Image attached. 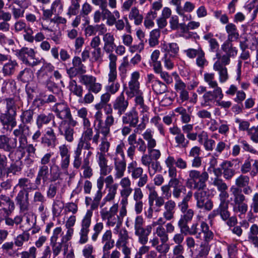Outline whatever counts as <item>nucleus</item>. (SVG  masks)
I'll return each mask as SVG.
<instances>
[{
  "label": "nucleus",
  "instance_id": "obj_50",
  "mask_svg": "<svg viewBox=\"0 0 258 258\" xmlns=\"http://www.w3.org/2000/svg\"><path fill=\"white\" fill-rule=\"evenodd\" d=\"M118 206L117 204H114L109 210L106 209H102L100 212V215L103 220H107L109 218L116 216L118 211Z\"/></svg>",
  "mask_w": 258,
  "mask_h": 258
},
{
  "label": "nucleus",
  "instance_id": "obj_61",
  "mask_svg": "<svg viewBox=\"0 0 258 258\" xmlns=\"http://www.w3.org/2000/svg\"><path fill=\"white\" fill-rule=\"evenodd\" d=\"M192 196V191H188L185 196L182 198V200L178 203V206L181 212L189 209L188 202L189 201Z\"/></svg>",
  "mask_w": 258,
  "mask_h": 258
},
{
  "label": "nucleus",
  "instance_id": "obj_29",
  "mask_svg": "<svg viewBox=\"0 0 258 258\" xmlns=\"http://www.w3.org/2000/svg\"><path fill=\"white\" fill-rule=\"evenodd\" d=\"M138 109L140 111V113L142 115V117L141 122L138 125L137 128L135 129V132L143 131L146 128V123L149 121V107L147 105H145Z\"/></svg>",
  "mask_w": 258,
  "mask_h": 258
},
{
  "label": "nucleus",
  "instance_id": "obj_25",
  "mask_svg": "<svg viewBox=\"0 0 258 258\" xmlns=\"http://www.w3.org/2000/svg\"><path fill=\"white\" fill-rule=\"evenodd\" d=\"M49 181H50V177L49 167H39L35 180V185L39 186L41 183L45 185Z\"/></svg>",
  "mask_w": 258,
  "mask_h": 258
},
{
  "label": "nucleus",
  "instance_id": "obj_37",
  "mask_svg": "<svg viewBox=\"0 0 258 258\" xmlns=\"http://www.w3.org/2000/svg\"><path fill=\"white\" fill-rule=\"evenodd\" d=\"M225 30L227 33L226 41L232 42L238 39L239 34L237 27L233 23H228L225 26Z\"/></svg>",
  "mask_w": 258,
  "mask_h": 258
},
{
  "label": "nucleus",
  "instance_id": "obj_52",
  "mask_svg": "<svg viewBox=\"0 0 258 258\" xmlns=\"http://www.w3.org/2000/svg\"><path fill=\"white\" fill-rule=\"evenodd\" d=\"M6 103L5 111L17 115V110L19 108L16 101L13 98H7L5 99Z\"/></svg>",
  "mask_w": 258,
  "mask_h": 258
},
{
  "label": "nucleus",
  "instance_id": "obj_62",
  "mask_svg": "<svg viewBox=\"0 0 258 258\" xmlns=\"http://www.w3.org/2000/svg\"><path fill=\"white\" fill-rule=\"evenodd\" d=\"M157 15V13L153 12L152 10H151L147 13L144 22L146 28L149 29L154 26V20L156 18Z\"/></svg>",
  "mask_w": 258,
  "mask_h": 258
},
{
  "label": "nucleus",
  "instance_id": "obj_32",
  "mask_svg": "<svg viewBox=\"0 0 258 258\" xmlns=\"http://www.w3.org/2000/svg\"><path fill=\"white\" fill-rule=\"evenodd\" d=\"M233 163L230 161H224L220 165L223 171L224 178L226 180H230L236 173L235 170L233 167Z\"/></svg>",
  "mask_w": 258,
  "mask_h": 258
},
{
  "label": "nucleus",
  "instance_id": "obj_8",
  "mask_svg": "<svg viewBox=\"0 0 258 258\" xmlns=\"http://www.w3.org/2000/svg\"><path fill=\"white\" fill-rule=\"evenodd\" d=\"M146 187L149 190V204L150 205V209L149 214L147 216L148 218H151L152 216V208L155 210L156 212L160 210L161 208L164 206L165 202L163 197L159 196L157 191L149 185H147Z\"/></svg>",
  "mask_w": 258,
  "mask_h": 258
},
{
  "label": "nucleus",
  "instance_id": "obj_53",
  "mask_svg": "<svg viewBox=\"0 0 258 258\" xmlns=\"http://www.w3.org/2000/svg\"><path fill=\"white\" fill-rule=\"evenodd\" d=\"M69 88L70 91L79 97L83 96V89L82 86L78 85L74 80H71L69 82Z\"/></svg>",
  "mask_w": 258,
  "mask_h": 258
},
{
  "label": "nucleus",
  "instance_id": "obj_63",
  "mask_svg": "<svg viewBox=\"0 0 258 258\" xmlns=\"http://www.w3.org/2000/svg\"><path fill=\"white\" fill-rule=\"evenodd\" d=\"M165 53H168L171 55L176 57L179 52V46L176 43L172 42L164 44Z\"/></svg>",
  "mask_w": 258,
  "mask_h": 258
},
{
  "label": "nucleus",
  "instance_id": "obj_49",
  "mask_svg": "<svg viewBox=\"0 0 258 258\" xmlns=\"http://www.w3.org/2000/svg\"><path fill=\"white\" fill-rule=\"evenodd\" d=\"M142 136L144 140L147 142V145H146L148 149L154 148L156 146V141L153 138V133L151 129H147L143 134Z\"/></svg>",
  "mask_w": 258,
  "mask_h": 258
},
{
  "label": "nucleus",
  "instance_id": "obj_23",
  "mask_svg": "<svg viewBox=\"0 0 258 258\" xmlns=\"http://www.w3.org/2000/svg\"><path fill=\"white\" fill-rule=\"evenodd\" d=\"M29 192L24 190H20L15 198V202L22 212L28 210L30 206Z\"/></svg>",
  "mask_w": 258,
  "mask_h": 258
},
{
  "label": "nucleus",
  "instance_id": "obj_36",
  "mask_svg": "<svg viewBox=\"0 0 258 258\" xmlns=\"http://www.w3.org/2000/svg\"><path fill=\"white\" fill-rule=\"evenodd\" d=\"M168 241H165L164 242H161V244L159 243V240L158 237H154L152 239L150 240V243H151L152 246L155 247L156 250L159 253L163 254H166L169 250L170 245L167 243Z\"/></svg>",
  "mask_w": 258,
  "mask_h": 258
},
{
  "label": "nucleus",
  "instance_id": "obj_47",
  "mask_svg": "<svg viewBox=\"0 0 258 258\" xmlns=\"http://www.w3.org/2000/svg\"><path fill=\"white\" fill-rule=\"evenodd\" d=\"M16 90V82L13 80H7L4 82L1 91L4 93L11 95L14 93Z\"/></svg>",
  "mask_w": 258,
  "mask_h": 258
},
{
  "label": "nucleus",
  "instance_id": "obj_48",
  "mask_svg": "<svg viewBox=\"0 0 258 258\" xmlns=\"http://www.w3.org/2000/svg\"><path fill=\"white\" fill-rule=\"evenodd\" d=\"M113 51H110V52H106V53L109 54L108 56V58L109 59V72L108 74H117V56L113 53Z\"/></svg>",
  "mask_w": 258,
  "mask_h": 258
},
{
  "label": "nucleus",
  "instance_id": "obj_12",
  "mask_svg": "<svg viewBox=\"0 0 258 258\" xmlns=\"http://www.w3.org/2000/svg\"><path fill=\"white\" fill-rule=\"evenodd\" d=\"M78 124V121L75 119H74L73 123L67 121V120H61L58 123V133L64 137L67 142L72 143L74 140L75 131L74 127Z\"/></svg>",
  "mask_w": 258,
  "mask_h": 258
},
{
  "label": "nucleus",
  "instance_id": "obj_17",
  "mask_svg": "<svg viewBox=\"0 0 258 258\" xmlns=\"http://www.w3.org/2000/svg\"><path fill=\"white\" fill-rule=\"evenodd\" d=\"M54 67L50 63H44L36 73L39 83L46 84L51 78L50 74L54 71Z\"/></svg>",
  "mask_w": 258,
  "mask_h": 258
},
{
  "label": "nucleus",
  "instance_id": "obj_20",
  "mask_svg": "<svg viewBox=\"0 0 258 258\" xmlns=\"http://www.w3.org/2000/svg\"><path fill=\"white\" fill-rule=\"evenodd\" d=\"M123 124L128 125L133 127L137 128L139 122V117L138 112L135 108L128 112H124L121 118Z\"/></svg>",
  "mask_w": 258,
  "mask_h": 258
},
{
  "label": "nucleus",
  "instance_id": "obj_33",
  "mask_svg": "<svg viewBox=\"0 0 258 258\" xmlns=\"http://www.w3.org/2000/svg\"><path fill=\"white\" fill-rule=\"evenodd\" d=\"M16 55L25 64L29 63L28 57L34 59L35 56V52L33 49L23 47L16 51Z\"/></svg>",
  "mask_w": 258,
  "mask_h": 258
},
{
  "label": "nucleus",
  "instance_id": "obj_3",
  "mask_svg": "<svg viewBox=\"0 0 258 258\" xmlns=\"http://www.w3.org/2000/svg\"><path fill=\"white\" fill-rule=\"evenodd\" d=\"M82 152L78 154L74 152L73 165L75 169L81 168L83 170V177L90 178L93 175V170L90 166V158L93 155L92 151H85L83 158L81 157Z\"/></svg>",
  "mask_w": 258,
  "mask_h": 258
},
{
  "label": "nucleus",
  "instance_id": "obj_26",
  "mask_svg": "<svg viewBox=\"0 0 258 258\" xmlns=\"http://www.w3.org/2000/svg\"><path fill=\"white\" fill-rule=\"evenodd\" d=\"M117 79V74H108V84L105 86V90L112 95L116 94L120 88V84Z\"/></svg>",
  "mask_w": 258,
  "mask_h": 258
},
{
  "label": "nucleus",
  "instance_id": "obj_6",
  "mask_svg": "<svg viewBox=\"0 0 258 258\" xmlns=\"http://www.w3.org/2000/svg\"><path fill=\"white\" fill-rule=\"evenodd\" d=\"M83 126L82 137L79 139L77 147L74 151L78 154L82 152L83 149L87 151H92L91 150L93 149L90 142L93 135V130L91 126V122L83 124Z\"/></svg>",
  "mask_w": 258,
  "mask_h": 258
},
{
  "label": "nucleus",
  "instance_id": "obj_28",
  "mask_svg": "<svg viewBox=\"0 0 258 258\" xmlns=\"http://www.w3.org/2000/svg\"><path fill=\"white\" fill-rule=\"evenodd\" d=\"M174 157L169 156L165 160V163L168 168V176L170 178L169 181L172 182L180 180L177 178V167L174 166Z\"/></svg>",
  "mask_w": 258,
  "mask_h": 258
},
{
  "label": "nucleus",
  "instance_id": "obj_34",
  "mask_svg": "<svg viewBox=\"0 0 258 258\" xmlns=\"http://www.w3.org/2000/svg\"><path fill=\"white\" fill-rule=\"evenodd\" d=\"M102 39L104 42L103 49L104 51L105 52L113 51L115 47V38L113 35L110 32L105 33L103 35Z\"/></svg>",
  "mask_w": 258,
  "mask_h": 258
},
{
  "label": "nucleus",
  "instance_id": "obj_15",
  "mask_svg": "<svg viewBox=\"0 0 258 258\" xmlns=\"http://www.w3.org/2000/svg\"><path fill=\"white\" fill-rule=\"evenodd\" d=\"M140 73L135 71L132 73L130 80L128 83V88L126 94L130 98H133L135 96L142 94L143 92L140 89Z\"/></svg>",
  "mask_w": 258,
  "mask_h": 258
},
{
  "label": "nucleus",
  "instance_id": "obj_46",
  "mask_svg": "<svg viewBox=\"0 0 258 258\" xmlns=\"http://www.w3.org/2000/svg\"><path fill=\"white\" fill-rule=\"evenodd\" d=\"M33 73L30 68H25L20 71L17 76V79L23 83H29L32 81Z\"/></svg>",
  "mask_w": 258,
  "mask_h": 258
},
{
  "label": "nucleus",
  "instance_id": "obj_22",
  "mask_svg": "<svg viewBox=\"0 0 258 258\" xmlns=\"http://www.w3.org/2000/svg\"><path fill=\"white\" fill-rule=\"evenodd\" d=\"M128 104V100L125 99L123 92H122L116 97L113 102L112 106L113 108L117 111V114L120 116L126 111Z\"/></svg>",
  "mask_w": 258,
  "mask_h": 258
},
{
  "label": "nucleus",
  "instance_id": "obj_64",
  "mask_svg": "<svg viewBox=\"0 0 258 258\" xmlns=\"http://www.w3.org/2000/svg\"><path fill=\"white\" fill-rule=\"evenodd\" d=\"M249 208V212L252 214H258V192H255L252 195L250 203ZM257 218L258 219V215Z\"/></svg>",
  "mask_w": 258,
  "mask_h": 258
},
{
  "label": "nucleus",
  "instance_id": "obj_10",
  "mask_svg": "<svg viewBox=\"0 0 258 258\" xmlns=\"http://www.w3.org/2000/svg\"><path fill=\"white\" fill-rule=\"evenodd\" d=\"M194 196L196 200V206L199 209L209 211L213 207V204L209 199V194L206 188L196 189Z\"/></svg>",
  "mask_w": 258,
  "mask_h": 258
},
{
  "label": "nucleus",
  "instance_id": "obj_60",
  "mask_svg": "<svg viewBox=\"0 0 258 258\" xmlns=\"http://www.w3.org/2000/svg\"><path fill=\"white\" fill-rule=\"evenodd\" d=\"M64 203L62 201L58 199H55L53 201L52 207V212L54 216L59 217L64 208Z\"/></svg>",
  "mask_w": 258,
  "mask_h": 258
},
{
  "label": "nucleus",
  "instance_id": "obj_35",
  "mask_svg": "<svg viewBox=\"0 0 258 258\" xmlns=\"http://www.w3.org/2000/svg\"><path fill=\"white\" fill-rule=\"evenodd\" d=\"M16 114L5 111L0 114V122L2 124H10L12 127L17 125Z\"/></svg>",
  "mask_w": 258,
  "mask_h": 258
},
{
  "label": "nucleus",
  "instance_id": "obj_57",
  "mask_svg": "<svg viewBox=\"0 0 258 258\" xmlns=\"http://www.w3.org/2000/svg\"><path fill=\"white\" fill-rule=\"evenodd\" d=\"M79 78L80 82L87 88H88L97 81V78L95 76L91 75H84V74H81Z\"/></svg>",
  "mask_w": 258,
  "mask_h": 258
},
{
  "label": "nucleus",
  "instance_id": "obj_1",
  "mask_svg": "<svg viewBox=\"0 0 258 258\" xmlns=\"http://www.w3.org/2000/svg\"><path fill=\"white\" fill-rule=\"evenodd\" d=\"M125 144L120 142L115 149L114 154L111 155L110 159L113 162L114 168L115 171L114 174L116 179L121 178L119 184L122 188L131 187V181L128 177L122 178L124 174L126 167L124 149Z\"/></svg>",
  "mask_w": 258,
  "mask_h": 258
},
{
  "label": "nucleus",
  "instance_id": "obj_13",
  "mask_svg": "<svg viewBox=\"0 0 258 258\" xmlns=\"http://www.w3.org/2000/svg\"><path fill=\"white\" fill-rule=\"evenodd\" d=\"M52 110L54 112L56 116L61 120L74 122V118L72 116L71 109L68 105L64 102L56 103L52 108Z\"/></svg>",
  "mask_w": 258,
  "mask_h": 258
},
{
  "label": "nucleus",
  "instance_id": "obj_44",
  "mask_svg": "<svg viewBox=\"0 0 258 258\" xmlns=\"http://www.w3.org/2000/svg\"><path fill=\"white\" fill-rule=\"evenodd\" d=\"M16 186L21 188V190H24L28 192L37 188V187H34L33 183L31 182V180L26 177L20 178ZM36 187H37V186H36Z\"/></svg>",
  "mask_w": 258,
  "mask_h": 258
},
{
  "label": "nucleus",
  "instance_id": "obj_56",
  "mask_svg": "<svg viewBox=\"0 0 258 258\" xmlns=\"http://www.w3.org/2000/svg\"><path fill=\"white\" fill-rule=\"evenodd\" d=\"M30 236V234L27 231H24L14 238V243L17 247H22L24 242L29 240Z\"/></svg>",
  "mask_w": 258,
  "mask_h": 258
},
{
  "label": "nucleus",
  "instance_id": "obj_18",
  "mask_svg": "<svg viewBox=\"0 0 258 258\" xmlns=\"http://www.w3.org/2000/svg\"><path fill=\"white\" fill-rule=\"evenodd\" d=\"M175 227L173 224L171 223H167L165 227L163 226H157L153 234L156 235L155 237H158L161 242H164L168 241V233H173Z\"/></svg>",
  "mask_w": 258,
  "mask_h": 258
},
{
  "label": "nucleus",
  "instance_id": "obj_7",
  "mask_svg": "<svg viewBox=\"0 0 258 258\" xmlns=\"http://www.w3.org/2000/svg\"><path fill=\"white\" fill-rule=\"evenodd\" d=\"M144 221L142 216H137L134 221L135 234L138 237L139 242L143 245L148 241V236L151 232L152 226L143 227Z\"/></svg>",
  "mask_w": 258,
  "mask_h": 258
},
{
  "label": "nucleus",
  "instance_id": "obj_24",
  "mask_svg": "<svg viewBox=\"0 0 258 258\" xmlns=\"http://www.w3.org/2000/svg\"><path fill=\"white\" fill-rule=\"evenodd\" d=\"M101 243L103 245L102 251L106 253H109V250L111 249L114 245V240L112 239V232L110 230H106L101 235Z\"/></svg>",
  "mask_w": 258,
  "mask_h": 258
},
{
  "label": "nucleus",
  "instance_id": "obj_51",
  "mask_svg": "<svg viewBox=\"0 0 258 258\" xmlns=\"http://www.w3.org/2000/svg\"><path fill=\"white\" fill-rule=\"evenodd\" d=\"M49 173L50 182H54L60 178L61 175V167L55 163L50 166Z\"/></svg>",
  "mask_w": 258,
  "mask_h": 258
},
{
  "label": "nucleus",
  "instance_id": "obj_31",
  "mask_svg": "<svg viewBox=\"0 0 258 258\" xmlns=\"http://www.w3.org/2000/svg\"><path fill=\"white\" fill-rule=\"evenodd\" d=\"M11 139L6 135H0V149L6 151L10 152L17 147V139H13V141L10 142Z\"/></svg>",
  "mask_w": 258,
  "mask_h": 258
},
{
  "label": "nucleus",
  "instance_id": "obj_54",
  "mask_svg": "<svg viewBox=\"0 0 258 258\" xmlns=\"http://www.w3.org/2000/svg\"><path fill=\"white\" fill-rule=\"evenodd\" d=\"M128 18L130 20H134L136 25H140L143 20V16L140 14L139 10L136 7L132 9L128 15Z\"/></svg>",
  "mask_w": 258,
  "mask_h": 258
},
{
  "label": "nucleus",
  "instance_id": "obj_14",
  "mask_svg": "<svg viewBox=\"0 0 258 258\" xmlns=\"http://www.w3.org/2000/svg\"><path fill=\"white\" fill-rule=\"evenodd\" d=\"M13 134L15 138H18L19 148H24L28 143V138L31 135V132L29 126L21 123L13 131Z\"/></svg>",
  "mask_w": 258,
  "mask_h": 258
},
{
  "label": "nucleus",
  "instance_id": "obj_55",
  "mask_svg": "<svg viewBox=\"0 0 258 258\" xmlns=\"http://www.w3.org/2000/svg\"><path fill=\"white\" fill-rule=\"evenodd\" d=\"M129 236L127 231L125 228H122V231L118 235V238L116 242V246L120 248V246H123L125 244L128 243Z\"/></svg>",
  "mask_w": 258,
  "mask_h": 258
},
{
  "label": "nucleus",
  "instance_id": "obj_58",
  "mask_svg": "<svg viewBox=\"0 0 258 258\" xmlns=\"http://www.w3.org/2000/svg\"><path fill=\"white\" fill-rule=\"evenodd\" d=\"M217 213H219L221 218L226 221L230 216L228 204H219L217 208Z\"/></svg>",
  "mask_w": 258,
  "mask_h": 258
},
{
  "label": "nucleus",
  "instance_id": "obj_4",
  "mask_svg": "<svg viewBox=\"0 0 258 258\" xmlns=\"http://www.w3.org/2000/svg\"><path fill=\"white\" fill-rule=\"evenodd\" d=\"M188 176L185 184L187 187L194 189H203L206 188V181L209 178L207 172H201L196 169H191L188 171Z\"/></svg>",
  "mask_w": 258,
  "mask_h": 258
},
{
  "label": "nucleus",
  "instance_id": "obj_43",
  "mask_svg": "<svg viewBox=\"0 0 258 258\" xmlns=\"http://www.w3.org/2000/svg\"><path fill=\"white\" fill-rule=\"evenodd\" d=\"M213 69L218 72L219 82L221 83L225 82L229 78L227 69L226 67L221 66L220 63L214 64Z\"/></svg>",
  "mask_w": 258,
  "mask_h": 258
},
{
  "label": "nucleus",
  "instance_id": "obj_45",
  "mask_svg": "<svg viewBox=\"0 0 258 258\" xmlns=\"http://www.w3.org/2000/svg\"><path fill=\"white\" fill-rule=\"evenodd\" d=\"M221 49L225 54L234 57L237 54V49L233 46L232 42L225 41L221 45Z\"/></svg>",
  "mask_w": 258,
  "mask_h": 258
},
{
  "label": "nucleus",
  "instance_id": "obj_2",
  "mask_svg": "<svg viewBox=\"0 0 258 258\" xmlns=\"http://www.w3.org/2000/svg\"><path fill=\"white\" fill-rule=\"evenodd\" d=\"M102 136L100 143L98 146L99 151L97 153V157L98 164L100 169V174L106 176L111 171V168L107 165L108 160L105 156V153L109 150L110 143L107 139L109 136Z\"/></svg>",
  "mask_w": 258,
  "mask_h": 258
},
{
  "label": "nucleus",
  "instance_id": "obj_38",
  "mask_svg": "<svg viewBox=\"0 0 258 258\" xmlns=\"http://www.w3.org/2000/svg\"><path fill=\"white\" fill-rule=\"evenodd\" d=\"M104 183V177H99L97 180V186L98 190L94 197V202L92 205V209L96 208L99 202H100L102 198V189Z\"/></svg>",
  "mask_w": 258,
  "mask_h": 258
},
{
  "label": "nucleus",
  "instance_id": "obj_16",
  "mask_svg": "<svg viewBox=\"0 0 258 258\" xmlns=\"http://www.w3.org/2000/svg\"><path fill=\"white\" fill-rule=\"evenodd\" d=\"M41 143L46 147L54 148L58 144L57 135L53 128L48 127L45 128L44 133L41 138Z\"/></svg>",
  "mask_w": 258,
  "mask_h": 258
},
{
  "label": "nucleus",
  "instance_id": "obj_5",
  "mask_svg": "<svg viewBox=\"0 0 258 258\" xmlns=\"http://www.w3.org/2000/svg\"><path fill=\"white\" fill-rule=\"evenodd\" d=\"M231 197L230 198L233 211L240 215L245 214L248 210V205L246 197L242 192L241 189L232 186L230 188Z\"/></svg>",
  "mask_w": 258,
  "mask_h": 258
},
{
  "label": "nucleus",
  "instance_id": "obj_21",
  "mask_svg": "<svg viewBox=\"0 0 258 258\" xmlns=\"http://www.w3.org/2000/svg\"><path fill=\"white\" fill-rule=\"evenodd\" d=\"M169 132L171 134L175 136V141L177 144V147L186 148L188 146L189 141L186 139L184 135L178 126H174L169 128Z\"/></svg>",
  "mask_w": 258,
  "mask_h": 258
},
{
  "label": "nucleus",
  "instance_id": "obj_11",
  "mask_svg": "<svg viewBox=\"0 0 258 258\" xmlns=\"http://www.w3.org/2000/svg\"><path fill=\"white\" fill-rule=\"evenodd\" d=\"M93 212L91 211H87L81 221L80 229L79 232L80 236L79 243H86L88 240V234L90 232V227L91 224Z\"/></svg>",
  "mask_w": 258,
  "mask_h": 258
},
{
  "label": "nucleus",
  "instance_id": "obj_27",
  "mask_svg": "<svg viewBox=\"0 0 258 258\" xmlns=\"http://www.w3.org/2000/svg\"><path fill=\"white\" fill-rule=\"evenodd\" d=\"M142 132V131L135 132L134 130V133L131 134L128 136V139L130 140L131 142L134 145V146H136V148H137L138 151L142 153H145L147 149H148V147L144 140V139L140 138L137 140V134H140Z\"/></svg>",
  "mask_w": 258,
  "mask_h": 258
},
{
  "label": "nucleus",
  "instance_id": "obj_42",
  "mask_svg": "<svg viewBox=\"0 0 258 258\" xmlns=\"http://www.w3.org/2000/svg\"><path fill=\"white\" fill-rule=\"evenodd\" d=\"M3 206H7L8 207V209L6 208H4L3 209L7 214V216H9L15 208L14 202L9 197L5 195H2L0 196V207Z\"/></svg>",
  "mask_w": 258,
  "mask_h": 258
},
{
  "label": "nucleus",
  "instance_id": "obj_40",
  "mask_svg": "<svg viewBox=\"0 0 258 258\" xmlns=\"http://www.w3.org/2000/svg\"><path fill=\"white\" fill-rule=\"evenodd\" d=\"M53 115L50 113H41L38 114L36 119V124L38 129L50 123Z\"/></svg>",
  "mask_w": 258,
  "mask_h": 258
},
{
  "label": "nucleus",
  "instance_id": "obj_59",
  "mask_svg": "<svg viewBox=\"0 0 258 258\" xmlns=\"http://www.w3.org/2000/svg\"><path fill=\"white\" fill-rule=\"evenodd\" d=\"M153 91L156 94H162L167 91V87L165 84L159 80L154 81L153 84L152 85Z\"/></svg>",
  "mask_w": 258,
  "mask_h": 258
},
{
  "label": "nucleus",
  "instance_id": "obj_30",
  "mask_svg": "<svg viewBox=\"0 0 258 258\" xmlns=\"http://www.w3.org/2000/svg\"><path fill=\"white\" fill-rule=\"evenodd\" d=\"M176 203L174 201L170 199L165 202L164 206V211L163 216L165 220L170 221L173 219L175 212Z\"/></svg>",
  "mask_w": 258,
  "mask_h": 258
},
{
  "label": "nucleus",
  "instance_id": "obj_9",
  "mask_svg": "<svg viewBox=\"0 0 258 258\" xmlns=\"http://www.w3.org/2000/svg\"><path fill=\"white\" fill-rule=\"evenodd\" d=\"M137 162L133 161L128 164L127 171L131 174L133 179H139L137 185L140 187L145 186L148 180V177L146 174H144V170L141 167L137 166Z\"/></svg>",
  "mask_w": 258,
  "mask_h": 258
},
{
  "label": "nucleus",
  "instance_id": "obj_19",
  "mask_svg": "<svg viewBox=\"0 0 258 258\" xmlns=\"http://www.w3.org/2000/svg\"><path fill=\"white\" fill-rule=\"evenodd\" d=\"M176 75L174 89L177 93L179 94V97L180 103H183L189 99V94L186 90V84L180 79L176 73H173V75Z\"/></svg>",
  "mask_w": 258,
  "mask_h": 258
},
{
  "label": "nucleus",
  "instance_id": "obj_39",
  "mask_svg": "<svg viewBox=\"0 0 258 258\" xmlns=\"http://www.w3.org/2000/svg\"><path fill=\"white\" fill-rule=\"evenodd\" d=\"M18 67V63L16 60H9L5 63L2 68V73L4 76H11L13 75Z\"/></svg>",
  "mask_w": 258,
  "mask_h": 258
},
{
  "label": "nucleus",
  "instance_id": "obj_41",
  "mask_svg": "<svg viewBox=\"0 0 258 258\" xmlns=\"http://www.w3.org/2000/svg\"><path fill=\"white\" fill-rule=\"evenodd\" d=\"M185 187L180 180L172 182V196L175 199H179L182 197V194L186 191Z\"/></svg>",
  "mask_w": 258,
  "mask_h": 258
}]
</instances>
